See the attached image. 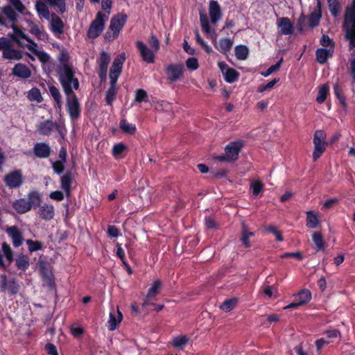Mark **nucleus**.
<instances>
[{
    "instance_id": "nucleus-33",
    "label": "nucleus",
    "mask_w": 355,
    "mask_h": 355,
    "mask_svg": "<svg viewBox=\"0 0 355 355\" xmlns=\"http://www.w3.org/2000/svg\"><path fill=\"white\" fill-rule=\"evenodd\" d=\"M13 209L20 214H25L29 211L31 209V205L28 204V202L26 201L25 198H20L15 200L12 202Z\"/></svg>"
},
{
    "instance_id": "nucleus-31",
    "label": "nucleus",
    "mask_w": 355,
    "mask_h": 355,
    "mask_svg": "<svg viewBox=\"0 0 355 355\" xmlns=\"http://www.w3.org/2000/svg\"><path fill=\"white\" fill-rule=\"evenodd\" d=\"M50 24V29L55 35H60L63 33L64 25L58 16L53 15Z\"/></svg>"
},
{
    "instance_id": "nucleus-16",
    "label": "nucleus",
    "mask_w": 355,
    "mask_h": 355,
    "mask_svg": "<svg viewBox=\"0 0 355 355\" xmlns=\"http://www.w3.org/2000/svg\"><path fill=\"white\" fill-rule=\"evenodd\" d=\"M218 66L227 83H232L238 80L239 76V72L234 69L230 67L225 62L219 61Z\"/></svg>"
},
{
    "instance_id": "nucleus-47",
    "label": "nucleus",
    "mask_w": 355,
    "mask_h": 355,
    "mask_svg": "<svg viewBox=\"0 0 355 355\" xmlns=\"http://www.w3.org/2000/svg\"><path fill=\"white\" fill-rule=\"evenodd\" d=\"M49 92L51 96L53 97V100L55 101L57 107L59 109H61L62 102V96L59 91V89L55 87V86H51L49 87Z\"/></svg>"
},
{
    "instance_id": "nucleus-21",
    "label": "nucleus",
    "mask_w": 355,
    "mask_h": 355,
    "mask_svg": "<svg viewBox=\"0 0 355 355\" xmlns=\"http://www.w3.org/2000/svg\"><path fill=\"white\" fill-rule=\"evenodd\" d=\"M209 15L211 22L216 24L222 18V10L218 2L215 0H211L209 3Z\"/></svg>"
},
{
    "instance_id": "nucleus-12",
    "label": "nucleus",
    "mask_w": 355,
    "mask_h": 355,
    "mask_svg": "<svg viewBox=\"0 0 355 355\" xmlns=\"http://www.w3.org/2000/svg\"><path fill=\"white\" fill-rule=\"evenodd\" d=\"M4 182L10 189L19 188L23 184V175L20 170H15L5 175Z\"/></svg>"
},
{
    "instance_id": "nucleus-64",
    "label": "nucleus",
    "mask_w": 355,
    "mask_h": 355,
    "mask_svg": "<svg viewBox=\"0 0 355 355\" xmlns=\"http://www.w3.org/2000/svg\"><path fill=\"white\" fill-rule=\"evenodd\" d=\"M345 38L349 41L351 49L355 48V32L345 33Z\"/></svg>"
},
{
    "instance_id": "nucleus-42",
    "label": "nucleus",
    "mask_w": 355,
    "mask_h": 355,
    "mask_svg": "<svg viewBox=\"0 0 355 355\" xmlns=\"http://www.w3.org/2000/svg\"><path fill=\"white\" fill-rule=\"evenodd\" d=\"M30 265L29 258L24 254H19L16 258V266L19 270H26Z\"/></svg>"
},
{
    "instance_id": "nucleus-8",
    "label": "nucleus",
    "mask_w": 355,
    "mask_h": 355,
    "mask_svg": "<svg viewBox=\"0 0 355 355\" xmlns=\"http://www.w3.org/2000/svg\"><path fill=\"white\" fill-rule=\"evenodd\" d=\"M343 27L345 33L355 32V0L345 10Z\"/></svg>"
},
{
    "instance_id": "nucleus-2",
    "label": "nucleus",
    "mask_w": 355,
    "mask_h": 355,
    "mask_svg": "<svg viewBox=\"0 0 355 355\" xmlns=\"http://www.w3.org/2000/svg\"><path fill=\"white\" fill-rule=\"evenodd\" d=\"M58 80L66 96L74 94V90L79 89V80L76 77L75 68L62 67L59 71H56Z\"/></svg>"
},
{
    "instance_id": "nucleus-62",
    "label": "nucleus",
    "mask_w": 355,
    "mask_h": 355,
    "mask_svg": "<svg viewBox=\"0 0 355 355\" xmlns=\"http://www.w3.org/2000/svg\"><path fill=\"white\" fill-rule=\"evenodd\" d=\"M126 148L125 146L122 143L115 144L112 148V155L115 157L121 155Z\"/></svg>"
},
{
    "instance_id": "nucleus-55",
    "label": "nucleus",
    "mask_w": 355,
    "mask_h": 355,
    "mask_svg": "<svg viewBox=\"0 0 355 355\" xmlns=\"http://www.w3.org/2000/svg\"><path fill=\"white\" fill-rule=\"evenodd\" d=\"M283 62V58H282L276 64L270 66L266 71L261 72V75L264 77H267L272 73L277 71L280 68Z\"/></svg>"
},
{
    "instance_id": "nucleus-38",
    "label": "nucleus",
    "mask_w": 355,
    "mask_h": 355,
    "mask_svg": "<svg viewBox=\"0 0 355 355\" xmlns=\"http://www.w3.org/2000/svg\"><path fill=\"white\" fill-rule=\"evenodd\" d=\"M306 225L309 228H316L319 223V218L318 214L313 211H307L306 212Z\"/></svg>"
},
{
    "instance_id": "nucleus-15",
    "label": "nucleus",
    "mask_w": 355,
    "mask_h": 355,
    "mask_svg": "<svg viewBox=\"0 0 355 355\" xmlns=\"http://www.w3.org/2000/svg\"><path fill=\"white\" fill-rule=\"evenodd\" d=\"M57 130L61 136L64 135L61 125L54 123L51 120H46L40 123L37 127V131L42 135H49L54 130Z\"/></svg>"
},
{
    "instance_id": "nucleus-57",
    "label": "nucleus",
    "mask_w": 355,
    "mask_h": 355,
    "mask_svg": "<svg viewBox=\"0 0 355 355\" xmlns=\"http://www.w3.org/2000/svg\"><path fill=\"white\" fill-rule=\"evenodd\" d=\"M26 244L31 252L38 251L42 248V244L37 241L28 239L26 240Z\"/></svg>"
},
{
    "instance_id": "nucleus-61",
    "label": "nucleus",
    "mask_w": 355,
    "mask_h": 355,
    "mask_svg": "<svg viewBox=\"0 0 355 355\" xmlns=\"http://www.w3.org/2000/svg\"><path fill=\"white\" fill-rule=\"evenodd\" d=\"M320 44L327 48H333L334 49V42L328 35H323L320 39Z\"/></svg>"
},
{
    "instance_id": "nucleus-5",
    "label": "nucleus",
    "mask_w": 355,
    "mask_h": 355,
    "mask_svg": "<svg viewBox=\"0 0 355 355\" xmlns=\"http://www.w3.org/2000/svg\"><path fill=\"white\" fill-rule=\"evenodd\" d=\"M109 19V12H98L95 19L92 21L87 32L89 39L97 38L103 31L106 21Z\"/></svg>"
},
{
    "instance_id": "nucleus-49",
    "label": "nucleus",
    "mask_w": 355,
    "mask_h": 355,
    "mask_svg": "<svg viewBox=\"0 0 355 355\" xmlns=\"http://www.w3.org/2000/svg\"><path fill=\"white\" fill-rule=\"evenodd\" d=\"M47 3L60 13L66 11L65 0H46Z\"/></svg>"
},
{
    "instance_id": "nucleus-29",
    "label": "nucleus",
    "mask_w": 355,
    "mask_h": 355,
    "mask_svg": "<svg viewBox=\"0 0 355 355\" xmlns=\"http://www.w3.org/2000/svg\"><path fill=\"white\" fill-rule=\"evenodd\" d=\"M38 214L45 220H51L55 215L54 207L51 204H44L39 207Z\"/></svg>"
},
{
    "instance_id": "nucleus-34",
    "label": "nucleus",
    "mask_w": 355,
    "mask_h": 355,
    "mask_svg": "<svg viewBox=\"0 0 355 355\" xmlns=\"http://www.w3.org/2000/svg\"><path fill=\"white\" fill-rule=\"evenodd\" d=\"M2 57L9 60H19L23 57V52L20 50L14 49L11 46L4 49L2 52Z\"/></svg>"
},
{
    "instance_id": "nucleus-40",
    "label": "nucleus",
    "mask_w": 355,
    "mask_h": 355,
    "mask_svg": "<svg viewBox=\"0 0 355 355\" xmlns=\"http://www.w3.org/2000/svg\"><path fill=\"white\" fill-rule=\"evenodd\" d=\"M189 338L186 335H180L173 338V346L178 349H182L188 343Z\"/></svg>"
},
{
    "instance_id": "nucleus-60",
    "label": "nucleus",
    "mask_w": 355,
    "mask_h": 355,
    "mask_svg": "<svg viewBox=\"0 0 355 355\" xmlns=\"http://www.w3.org/2000/svg\"><path fill=\"white\" fill-rule=\"evenodd\" d=\"M334 93L343 105H345V98L342 95L341 89L338 83L334 85Z\"/></svg>"
},
{
    "instance_id": "nucleus-3",
    "label": "nucleus",
    "mask_w": 355,
    "mask_h": 355,
    "mask_svg": "<svg viewBox=\"0 0 355 355\" xmlns=\"http://www.w3.org/2000/svg\"><path fill=\"white\" fill-rule=\"evenodd\" d=\"M127 19L128 16L125 13H119L112 17L108 29L104 35L105 40L112 42L116 39L125 24Z\"/></svg>"
},
{
    "instance_id": "nucleus-44",
    "label": "nucleus",
    "mask_w": 355,
    "mask_h": 355,
    "mask_svg": "<svg viewBox=\"0 0 355 355\" xmlns=\"http://www.w3.org/2000/svg\"><path fill=\"white\" fill-rule=\"evenodd\" d=\"M329 87L327 84H324L319 87L316 101L322 104L326 100L329 94Z\"/></svg>"
},
{
    "instance_id": "nucleus-24",
    "label": "nucleus",
    "mask_w": 355,
    "mask_h": 355,
    "mask_svg": "<svg viewBox=\"0 0 355 355\" xmlns=\"http://www.w3.org/2000/svg\"><path fill=\"white\" fill-rule=\"evenodd\" d=\"M12 73L20 79H28L32 76V71L29 67L22 63L16 64L12 68Z\"/></svg>"
},
{
    "instance_id": "nucleus-51",
    "label": "nucleus",
    "mask_w": 355,
    "mask_h": 355,
    "mask_svg": "<svg viewBox=\"0 0 355 355\" xmlns=\"http://www.w3.org/2000/svg\"><path fill=\"white\" fill-rule=\"evenodd\" d=\"M237 302L238 300L235 297L227 300L222 303L220 309L225 312H230L236 306Z\"/></svg>"
},
{
    "instance_id": "nucleus-50",
    "label": "nucleus",
    "mask_w": 355,
    "mask_h": 355,
    "mask_svg": "<svg viewBox=\"0 0 355 355\" xmlns=\"http://www.w3.org/2000/svg\"><path fill=\"white\" fill-rule=\"evenodd\" d=\"M28 98L31 101H35L37 103H41L43 100L40 90L37 87L32 88L28 92Z\"/></svg>"
},
{
    "instance_id": "nucleus-25",
    "label": "nucleus",
    "mask_w": 355,
    "mask_h": 355,
    "mask_svg": "<svg viewBox=\"0 0 355 355\" xmlns=\"http://www.w3.org/2000/svg\"><path fill=\"white\" fill-rule=\"evenodd\" d=\"M3 256L10 263H11L14 259L12 250H11L10 245L6 243H3L2 244L1 252H0V267L3 270H6L8 267L3 261Z\"/></svg>"
},
{
    "instance_id": "nucleus-45",
    "label": "nucleus",
    "mask_w": 355,
    "mask_h": 355,
    "mask_svg": "<svg viewBox=\"0 0 355 355\" xmlns=\"http://www.w3.org/2000/svg\"><path fill=\"white\" fill-rule=\"evenodd\" d=\"M254 234L252 232H250L248 230L247 226L243 223L242 226V231H241V241L245 245V248H250V243L249 241L250 237L254 236Z\"/></svg>"
},
{
    "instance_id": "nucleus-28",
    "label": "nucleus",
    "mask_w": 355,
    "mask_h": 355,
    "mask_svg": "<svg viewBox=\"0 0 355 355\" xmlns=\"http://www.w3.org/2000/svg\"><path fill=\"white\" fill-rule=\"evenodd\" d=\"M279 32L282 35H291L293 33V26L288 17H281L277 22Z\"/></svg>"
},
{
    "instance_id": "nucleus-53",
    "label": "nucleus",
    "mask_w": 355,
    "mask_h": 355,
    "mask_svg": "<svg viewBox=\"0 0 355 355\" xmlns=\"http://www.w3.org/2000/svg\"><path fill=\"white\" fill-rule=\"evenodd\" d=\"M329 10L334 17H338L340 13V6L337 0H327Z\"/></svg>"
},
{
    "instance_id": "nucleus-17",
    "label": "nucleus",
    "mask_w": 355,
    "mask_h": 355,
    "mask_svg": "<svg viewBox=\"0 0 355 355\" xmlns=\"http://www.w3.org/2000/svg\"><path fill=\"white\" fill-rule=\"evenodd\" d=\"M19 291V284L12 279L10 282L7 280V276L5 274L0 275V292H8L9 295H12L17 293Z\"/></svg>"
},
{
    "instance_id": "nucleus-20",
    "label": "nucleus",
    "mask_w": 355,
    "mask_h": 355,
    "mask_svg": "<svg viewBox=\"0 0 355 355\" xmlns=\"http://www.w3.org/2000/svg\"><path fill=\"white\" fill-rule=\"evenodd\" d=\"M33 153L36 157L45 159L49 157L51 153V146L46 142L36 143L33 148Z\"/></svg>"
},
{
    "instance_id": "nucleus-23",
    "label": "nucleus",
    "mask_w": 355,
    "mask_h": 355,
    "mask_svg": "<svg viewBox=\"0 0 355 355\" xmlns=\"http://www.w3.org/2000/svg\"><path fill=\"white\" fill-rule=\"evenodd\" d=\"M200 21L205 33L209 35L214 41H216L217 35L214 29L211 30L207 13L204 10L200 11Z\"/></svg>"
},
{
    "instance_id": "nucleus-59",
    "label": "nucleus",
    "mask_w": 355,
    "mask_h": 355,
    "mask_svg": "<svg viewBox=\"0 0 355 355\" xmlns=\"http://www.w3.org/2000/svg\"><path fill=\"white\" fill-rule=\"evenodd\" d=\"M186 66L191 71L196 70L199 66L198 59L194 57L189 58L186 60Z\"/></svg>"
},
{
    "instance_id": "nucleus-9",
    "label": "nucleus",
    "mask_w": 355,
    "mask_h": 355,
    "mask_svg": "<svg viewBox=\"0 0 355 355\" xmlns=\"http://www.w3.org/2000/svg\"><path fill=\"white\" fill-rule=\"evenodd\" d=\"M67 97V109L72 121H76L80 117V105L76 95L71 94Z\"/></svg>"
},
{
    "instance_id": "nucleus-56",
    "label": "nucleus",
    "mask_w": 355,
    "mask_h": 355,
    "mask_svg": "<svg viewBox=\"0 0 355 355\" xmlns=\"http://www.w3.org/2000/svg\"><path fill=\"white\" fill-rule=\"evenodd\" d=\"M263 184L259 181L256 180L250 184V189L254 196H257L263 190Z\"/></svg>"
},
{
    "instance_id": "nucleus-4",
    "label": "nucleus",
    "mask_w": 355,
    "mask_h": 355,
    "mask_svg": "<svg viewBox=\"0 0 355 355\" xmlns=\"http://www.w3.org/2000/svg\"><path fill=\"white\" fill-rule=\"evenodd\" d=\"M245 145L242 140H236L230 142L225 148V153L214 157L218 162H230L239 159V153Z\"/></svg>"
},
{
    "instance_id": "nucleus-43",
    "label": "nucleus",
    "mask_w": 355,
    "mask_h": 355,
    "mask_svg": "<svg viewBox=\"0 0 355 355\" xmlns=\"http://www.w3.org/2000/svg\"><path fill=\"white\" fill-rule=\"evenodd\" d=\"M249 53L248 48L245 45H238L235 47V56L238 60H245Z\"/></svg>"
},
{
    "instance_id": "nucleus-63",
    "label": "nucleus",
    "mask_w": 355,
    "mask_h": 355,
    "mask_svg": "<svg viewBox=\"0 0 355 355\" xmlns=\"http://www.w3.org/2000/svg\"><path fill=\"white\" fill-rule=\"evenodd\" d=\"M71 333L74 337L78 338L84 333V329L79 325L74 324L71 327Z\"/></svg>"
},
{
    "instance_id": "nucleus-46",
    "label": "nucleus",
    "mask_w": 355,
    "mask_h": 355,
    "mask_svg": "<svg viewBox=\"0 0 355 355\" xmlns=\"http://www.w3.org/2000/svg\"><path fill=\"white\" fill-rule=\"evenodd\" d=\"M232 46V42L229 38H222L219 40L218 44L216 46V48L221 53H227L228 52Z\"/></svg>"
},
{
    "instance_id": "nucleus-11",
    "label": "nucleus",
    "mask_w": 355,
    "mask_h": 355,
    "mask_svg": "<svg viewBox=\"0 0 355 355\" xmlns=\"http://www.w3.org/2000/svg\"><path fill=\"white\" fill-rule=\"evenodd\" d=\"M23 48H27L29 51H31L34 55H35L39 60L42 64H46L50 62L51 57L49 54H48L44 51H40L37 49V44L33 40L31 37L28 40L27 43H24V46H22Z\"/></svg>"
},
{
    "instance_id": "nucleus-30",
    "label": "nucleus",
    "mask_w": 355,
    "mask_h": 355,
    "mask_svg": "<svg viewBox=\"0 0 355 355\" xmlns=\"http://www.w3.org/2000/svg\"><path fill=\"white\" fill-rule=\"evenodd\" d=\"M321 3L320 0L317 2V9L312 12L308 18L309 26L311 28H314L318 26L321 19Z\"/></svg>"
},
{
    "instance_id": "nucleus-1",
    "label": "nucleus",
    "mask_w": 355,
    "mask_h": 355,
    "mask_svg": "<svg viewBox=\"0 0 355 355\" xmlns=\"http://www.w3.org/2000/svg\"><path fill=\"white\" fill-rule=\"evenodd\" d=\"M125 58V53H121L114 58L112 63L109 73L110 86L105 94V101L108 105H112L116 98L118 91L116 83L119 77L121 74Z\"/></svg>"
},
{
    "instance_id": "nucleus-18",
    "label": "nucleus",
    "mask_w": 355,
    "mask_h": 355,
    "mask_svg": "<svg viewBox=\"0 0 355 355\" xmlns=\"http://www.w3.org/2000/svg\"><path fill=\"white\" fill-rule=\"evenodd\" d=\"M136 46L144 62L147 63H153L155 62V55L156 52L148 48L147 45L141 41H137Z\"/></svg>"
},
{
    "instance_id": "nucleus-7",
    "label": "nucleus",
    "mask_w": 355,
    "mask_h": 355,
    "mask_svg": "<svg viewBox=\"0 0 355 355\" xmlns=\"http://www.w3.org/2000/svg\"><path fill=\"white\" fill-rule=\"evenodd\" d=\"M313 144V161H316L322 156L326 149V134L323 130H318L315 132Z\"/></svg>"
},
{
    "instance_id": "nucleus-10",
    "label": "nucleus",
    "mask_w": 355,
    "mask_h": 355,
    "mask_svg": "<svg viewBox=\"0 0 355 355\" xmlns=\"http://www.w3.org/2000/svg\"><path fill=\"white\" fill-rule=\"evenodd\" d=\"M111 60V56L107 51H103L100 53L97 59L98 66V77L101 81H104L107 78V67Z\"/></svg>"
},
{
    "instance_id": "nucleus-58",
    "label": "nucleus",
    "mask_w": 355,
    "mask_h": 355,
    "mask_svg": "<svg viewBox=\"0 0 355 355\" xmlns=\"http://www.w3.org/2000/svg\"><path fill=\"white\" fill-rule=\"evenodd\" d=\"M265 229L270 233L274 234L277 241H282L284 240L281 232H279L276 227L273 225H268Z\"/></svg>"
},
{
    "instance_id": "nucleus-39",
    "label": "nucleus",
    "mask_w": 355,
    "mask_h": 355,
    "mask_svg": "<svg viewBox=\"0 0 355 355\" xmlns=\"http://www.w3.org/2000/svg\"><path fill=\"white\" fill-rule=\"evenodd\" d=\"M35 10L40 17L49 19L50 12L47 6L42 1H37L35 3Z\"/></svg>"
},
{
    "instance_id": "nucleus-6",
    "label": "nucleus",
    "mask_w": 355,
    "mask_h": 355,
    "mask_svg": "<svg viewBox=\"0 0 355 355\" xmlns=\"http://www.w3.org/2000/svg\"><path fill=\"white\" fill-rule=\"evenodd\" d=\"M26 10L25 6L21 0H10V4L1 8V12L12 23L18 18V14H24Z\"/></svg>"
},
{
    "instance_id": "nucleus-54",
    "label": "nucleus",
    "mask_w": 355,
    "mask_h": 355,
    "mask_svg": "<svg viewBox=\"0 0 355 355\" xmlns=\"http://www.w3.org/2000/svg\"><path fill=\"white\" fill-rule=\"evenodd\" d=\"M135 102H148V96L147 92L143 89H138L135 91Z\"/></svg>"
},
{
    "instance_id": "nucleus-41",
    "label": "nucleus",
    "mask_w": 355,
    "mask_h": 355,
    "mask_svg": "<svg viewBox=\"0 0 355 355\" xmlns=\"http://www.w3.org/2000/svg\"><path fill=\"white\" fill-rule=\"evenodd\" d=\"M119 128L123 132L129 135H134L137 130L135 125L128 123L125 119H121L120 121Z\"/></svg>"
},
{
    "instance_id": "nucleus-14",
    "label": "nucleus",
    "mask_w": 355,
    "mask_h": 355,
    "mask_svg": "<svg viewBox=\"0 0 355 355\" xmlns=\"http://www.w3.org/2000/svg\"><path fill=\"white\" fill-rule=\"evenodd\" d=\"M26 23L29 31V33L35 37L37 40L46 42L49 39L48 33L44 31L42 26H40L38 24L31 20L26 19Z\"/></svg>"
},
{
    "instance_id": "nucleus-19",
    "label": "nucleus",
    "mask_w": 355,
    "mask_h": 355,
    "mask_svg": "<svg viewBox=\"0 0 355 355\" xmlns=\"http://www.w3.org/2000/svg\"><path fill=\"white\" fill-rule=\"evenodd\" d=\"M311 299V294L309 290L303 289L296 295V302H292L284 307V309H294L308 303Z\"/></svg>"
},
{
    "instance_id": "nucleus-37",
    "label": "nucleus",
    "mask_w": 355,
    "mask_h": 355,
    "mask_svg": "<svg viewBox=\"0 0 355 355\" xmlns=\"http://www.w3.org/2000/svg\"><path fill=\"white\" fill-rule=\"evenodd\" d=\"M26 201L31 205V209L38 207L42 201V197L37 191H33L28 193Z\"/></svg>"
},
{
    "instance_id": "nucleus-22",
    "label": "nucleus",
    "mask_w": 355,
    "mask_h": 355,
    "mask_svg": "<svg viewBox=\"0 0 355 355\" xmlns=\"http://www.w3.org/2000/svg\"><path fill=\"white\" fill-rule=\"evenodd\" d=\"M11 28L13 30V33L10 35V37L17 42V44L22 47L24 46V42H27L30 37L25 33V31L22 28H19L12 24Z\"/></svg>"
},
{
    "instance_id": "nucleus-35",
    "label": "nucleus",
    "mask_w": 355,
    "mask_h": 355,
    "mask_svg": "<svg viewBox=\"0 0 355 355\" xmlns=\"http://www.w3.org/2000/svg\"><path fill=\"white\" fill-rule=\"evenodd\" d=\"M72 183V178L71 172H67L60 178V187L64 191L67 197H69L71 194V188Z\"/></svg>"
},
{
    "instance_id": "nucleus-36",
    "label": "nucleus",
    "mask_w": 355,
    "mask_h": 355,
    "mask_svg": "<svg viewBox=\"0 0 355 355\" xmlns=\"http://www.w3.org/2000/svg\"><path fill=\"white\" fill-rule=\"evenodd\" d=\"M58 64L56 67V71H59V69L62 67L73 68V66L72 64L69 62V55L66 49H62L60 52V54L58 57Z\"/></svg>"
},
{
    "instance_id": "nucleus-52",
    "label": "nucleus",
    "mask_w": 355,
    "mask_h": 355,
    "mask_svg": "<svg viewBox=\"0 0 355 355\" xmlns=\"http://www.w3.org/2000/svg\"><path fill=\"white\" fill-rule=\"evenodd\" d=\"M162 283L159 280H155L150 288L148 289L146 297L148 299L153 298L158 293L159 290L161 288Z\"/></svg>"
},
{
    "instance_id": "nucleus-26",
    "label": "nucleus",
    "mask_w": 355,
    "mask_h": 355,
    "mask_svg": "<svg viewBox=\"0 0 355 355\" xmlns=\"http://www.w3.org/2000/svg\"><path fill=\"white\" fill-rule=\"evenodd\" d=\"M123 319V315L121 312L117 309L116 311L112 310L110 313L109 320H108V329L110 331L115 330L118 325L121 323Z\"/></svg>"
},
{
    "instance_id": "nucleus-48",
    "label": "nucleus",
    "mask_w": 355,
    "mask_h": 355,
    "mask_svg": "<svg viewBox=\"0 0 355 355\" xmlns=\"http://www.w3.org/2000/svg\"><path fill=\"white\" fill-rule=\"evenodd\" d=\"M312 239L315 245L317 251H320L324 249V242L322 234L319 232H315L312 234Z\"/></svg>"
},
{
    "instance_id": "nucleus-27",
    "label": "nucleus",
    "mask_w": 355,
    "mask_h": 355,
    "mask_svg": "<svg viewBox=\"0 0 355 355\" xmlns=\"http://www.w3.org/2000/svg\"><path fill=\"white\" fill-rule=\"evenodd\" d=\"M6 233L11 238L14 247L18 248L22 244V234L16 226H11L6 229Z\"/></svg>"
},
{
    "instance_id": "nucleus-32",
    "label": "nucleus",
    "mask_w": 355,
    "mask_h": 355,
    "mask_svg": "<svg viewBox=\"0 0 355 355\" xmlns=\"http://www.w3.org/2000/svg\"><path fill=\"white\" fill-rule=\"evenodd\" d=\"M334 49H324L320 48L318 49L315 51V56L318 62L320 64H324L327 62L328 58H331L334 54Z\"/></svg>"
},
{
    "instance_id": "nucleus-13",
    "label": "nucleus",
    "mask_w": 355,
    "mask_h": 355,
    "mask_svg": "<svg viewBox=\"0 0 355 355\" xmlns=\"http://www.w3.org/2000/svg\"><path fill=\"white\" fill-rule=\"evenodd\" d=\"M184 65L181 63L171 64L166 68V75L167 80L170 83L178 81L183 74Z\"/></svg>"
}]
</instances>
